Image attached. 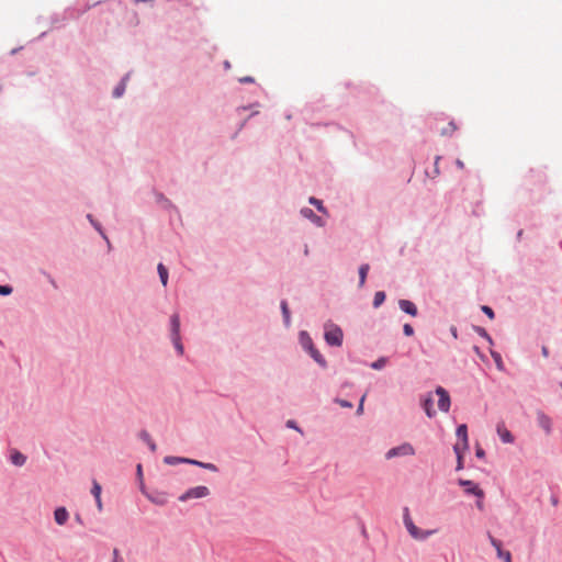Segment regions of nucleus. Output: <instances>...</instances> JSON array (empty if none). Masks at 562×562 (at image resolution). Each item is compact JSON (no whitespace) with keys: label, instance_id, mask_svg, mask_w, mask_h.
<instances>
[{"label":"nucleus","instance_id":"obj_47","mask_svg":"<svg viewBox=\"0 0 562 562\" xmlns=\"http://www.w3.org/2000/svg\"><path fill=\"white\" fill-rule=\"evenodd\" d=\"M542 355L544 357H548L549 352H548V348L546 346L542 347Z\"/></svg>","mask_w":562,"mask_h":562},{"label":"nucleus","instance_id":"obj_18","mask_svg":"<svg viewBox=\"0 0 562 562\" xmlns=\"http://www.w3.org/2000/svg\"><path fill=\"white\" fill-rule=\"evenodd\" d=\"M157 270H158V274H159V278H160V281H161L162 285L166 286L167 282H168V270H167V268L162 263H159L158 267H157Z\"/></svg>","mask_w":562,"mask_h":562},{"label":"nucleus","instance_id":"obj_45","mask_svg":"<svg viewBox=\"0 0 562 562\" xmlns=\"http://www.w3.org/2000/svg\"><path fill=\"white\" fill-rule=\"evenodd\" d=\"M456 165H457V166H458V168H460V169H463V168H464V162H463L462 160H460V159H457Z\"/></svg>","mask_w":562,"mask_h":562},{"label":"nucleus","instance_id":"obj_29","mask_svg":"<svg viewBox=\"0 0 562 562\" xmlns=\"http://www.w3.org/2000/svg\"><path fill=\"white\" fill-rule=\"evenodd\" d=\"M112 555H113L112 562H124V559L120 554L119 549H116V548L113 549Z\"/></svg>","mask_w":562,"mask_h":562},{"label":"nucleus","instance_id":"obj_12","mask_svg":"<svg viewBox=\"0 0 562 562\" xmlns=\"http://www.w3.org/2000/svg\"><path fill=\"white\" fill-rule=\"evenodd\" d=\"M308 342H310V355L311 357L317 362L319 363L321 366H325L326 364V361L325 359L323 358V356L319 353V351L313 346V342L311 339H308Z\"/></svg>","mask_w":562,"mask_h":562},{"label":"nucleus","instance_id":"obj_37","mask_svg":"<svg viewBox=\"0 0 562 562\" xmlns=\"http://www.w3.org/2000/svg\"><path fill=\"white\" fill-rule=\"evenodd\" d=\"M364 400H366V394L362 395V397L360 398V403H359V406L357 408V414L358 415H361L362 412H363V403H364Z\"/></svg>","mask_w":562,"mask_h":562},{"label":"nucleus","instance_id":"obj_27","mask_svg":"<svg viewBox=\"0 0 562 562\" xmlns=\"http://www.w3.org/2000/svg\"><path fill=\"white\" fill-rule=\"evenodd\" d=\"M497 555L499 559L504 560V562H512V554L509 551H504L502 548H498Z\"/></svg>","mask_w":562,"mask_h":562},{"label":"nucleus","instance_id":"obj_33","mask_svg":"<svg viewBox=\"0 0 562 562\" xmlns=\"http://www.w3.org/2000/svg\"><path fill=\"white\" fill-rule=\"evenodd\" d=\"M482 311L491 318H494V312L490 306L483 305Z\"/></svg>","mask_w":562,"mask_h":562},{"label":"nucleus","instance_id":"obj_39","mask_svg":"<svg viewBox=\"0 0 562 562\" xmlns=\"http://www.w3.org/2000/svg\"><path fill=\"white\" fill-rule=\"evenodd\" d=\"M88 218L92 223V225L103 235L100 225L92 220V216L88 215Z\"/></svg>","mask_w":562,"mask_h":562},{"label":"nucleus","instance_id":"obj_11","mask_svg":"<svg viewBox=\"0 0 562 562\" xmlns=\"http://www.w3.org/2000/svg\"><path fill=\"white\" fill-rule=\"evenodd\" d=\"M398 304L403 312H405L412 316L417 315V307L413 302H411L408 300H401Z\"/></svg>","mask_w":562,"mask_h":562},{"label":"nucleus","instance_id":"obj_13","mask_svg":"<svg viewBox=\"0 0 562 562\" xmlns=\"http://www.w3.org/2000/svg\"><path fill=\"white\" fill-rule=\"evenodd\" d=\"M423 407L425 409L426 415L429 418H432L436 415V411L432 408V397L431 396H427L423 401Z\"/></svg>","mask_w":562,"mask_h":562},{"label":"nucleus","instance_id":"obj_50","mask_svg":"<svg viewBox=\"0 0 562 562\" xmlns=\"http://www.w3.org/2000/svg\"><path fill=\"white\" fill-rule=\"evenodd\" d=\"M496 363H498V367H501V360H499V357L496 359Z\"/></svg>","mask_w":562,"mask_h":562},{"label":"nucleus","instance_id":"obj_20","mask_svg":"<svg viewBox=\"0 0 562 562\" xmlns=\"http://www.w3.org/2000/svg\"><path fill=\"white\" fill-rule=\"evenodd\" d=\"M139 436L148 445V447L150 448V450L153 452L156 451V449H157L156 443L153 441L151 437L149 436V434L147 431H142Z\"/></svg>","mask_w":562,"mask_h":562},{"label":"nucleus","instance_id":"obj_24","mask_svg":"<svg viewBox=\"0 0 562 562\" xmlns=\"http://www.w3.org/2000/svg\"><path fill=\"white\" fill-rule=\"evenodd\" d=\"M385 300V293L382 291H379L374 294L373 299V306L379 307Z\"/></svg>","mask_w":562,"mask_h":562},{"label":"nucleus","instance_id":"obj_10","mask_svg":"<svg viewBox=\"0 0 562 562\" xmlns=\"http://www.w3.org/2000/svg\"><path fill=\"white\" fill-rule=\"evenodd\" d=\"M54 518L57 525H65L69 518L68 510L65 507H58L54 512Z\"/></svg>","mask_w":562,"mask_h":562},{"label":"nucleus","instance_id":"obj_7","mask_svg":"<svg viewBox=\"0 0 562 562\" xmlns=\"http://www.w3.org/2000/svg\"><path fill=\"white\" fill-rule=\"evenodd\" d=\"M415 453V450L412 445L404 443L400 447L392 448L387 451L386 458L391 459L398 456H413Z\"/></svg>","mask_w":562,"mask_h":562},{"label":"nucleus","instance_id":"obj_8","mask_svg":"<svg viewBox=\"0 0 562 562\" xmlns=\"http://www.w3.org/2000/svg\"><path fill=\"white\" fill-rule=\"evenodd\" d=\"M457 437L461 440L462 450L469 449V439H468V427L465 424L459 425L457 428Z\"/></svg>","mask_w":562,"mask_h":562},{"label":"nucleus","instance_id":"obj_35","mask_svg":"<svg viewBox=\"0 0 562 562\" xmlns=\"http://www.w3.org/2000/svg\"><path fill=\"white\" fill-rule=\"evenodd\" d=\"M308 339H311L308 336L305 335V333H302V344L303 347L310 351V342Z\"/></svg>","mask_w":562,"mask_h":562},{"label":"nucleus","instance_id":"obj_9","mask_svg":"<svg viewBox=\"0 0 562 562\" xmlns=\"http://www.w3.org/2000/svg\"><path fill=\"white\" fill-rule=\"evenodd\" d=\"M497 434L503 442L505 443H512L514 442V436L512 432L505 427L504 424L497 425Z\"/></svg>","mask_w":562,"mask_h":562},{"label":"nucleus","instance_id":"obj_41","mask_svg":"<svg viewBox=\"0 0 562 562\" xmlns=\"http://www.w3.org/2000/svg\"><path fill=\"white\" fill-rule=\"evenodd\" d=\"M439 160H440V156H437L436 161H435V175L436 176L439 175V169H438Z\"/></svg>","mask_w":562,"mask_h":562},{"label":"nucleus","instance_id":"obj_44","mask_svg":"<svg viewBox=\"0 0 562 562\" xmlns=\"http://www.w3.org/2000/svg\"><path fill=\"white\" fill-rule=\"evenodd\" d=\"M240 82H252L254 79L251 77H244L239 79Z\"/></svg>","mask_w":562,"mask_h":562},{"label":"nucleus","instance_id":"obj_31","mask_svg":"<svg viewBox=\"0 0 562 562\" xmlns=\"http://www.w3.org/2000/svg\"><path fill=\"white\" fill-rule=\"evenodd\" d=\"M301 213H302V215H303V216H305V217H315V218H317V217L314 215V213H313V211H312L311 209H307V207L302 209V210H301Z\"/></svg>","mask_w":562,"mask_h":562},{"label":"nucleus","instance_id":"obj_4","mask_svg":"<svg viewBox=\"0 0 562 562\" xmlns=\"http://www.w3.org/2000/svg\"><path fill=\"white\" fill-rule=\"evenodd\" d=\"M210 494V491L206 486H195L190 490H188L186 493H183L179 501L186 502L190 498H202Z\"/></svg>","mask_w":562,"mask_h":562},{"label":"nucleus","instance_id":"obj_46","mask_svg":"<svg viewBox=\"0 0 562 562\" xmlns=\"http://www.w3.org/2000/svg\"><path fill=\"white\" fill-rule=\"evenodd\" d=\"M95 503H97V507H98L99 512H101V510H102V501H101V497H99V501H95Z\"/></svg>","mask_w":562,"mask_h":562},{"label":"nucleus","instance_id":"obj_32","mask_svg":"<svg viewBox=\"0 0 562 562\" xmlns=\"http://www.w3.org/2000/svg\"><path fill=\"white\" fill-rule=\"evenodd\" d=\"M12 292V288L8 285H0V294L9 295Z\"/></svg>","mask_w":562,"mask_h":562},{"label":"nucleus","instance_id":"obj_51","mask_svg":"<svg viewBox=\"0 0 562 562\" xmlns=\"http://www.w3.org/2000/svg\"><path fill=\"white\" fill-rule=\"evenodd\" d=\"M481 335L487 336L484 329H482Z\"/></svg>","mask_w":562,"mask_h":562},{"label":"nucleus","instance_id":"obj_42","mask_svg":"<svg viewBox=\"0 0 562 562\" xmlns=\"http://www.w3.org/2000/svg\"><path fill=\"white\" fill-rule=\"evenodd\" d=\"M475 454L477 458H483L485 456V452L482 448H477Z\"/></svg>","mask_w":562,"mask_h":562},{"label":"nucleus","instance_id":"obj_5","mask_svg":"<svg viewBox=\"0 0 562 562\" xmlns=\"http://www.w3.org/2000/svg\"><path fill=\"white\" fill-rule=\"evenodd\" d=\"M458 483L460 486H462L464 488L465 493L475 495L477 498H481V499L484 498V496H485L484 491L482 488H480L479 485L475 484L474 482H472L470 480L460 479L458 481Z\"/></svg>","mask_w":562,"mask_h":562},{"label":"nucleus","instance_id":"obj_30","mask_svg":"<svg viewBox=\"0 0 562 562\" xmlns=\"http://www.w3.org/2000/svg\"><path fill=\"white\" fill-rule=\"evenodd\" d=\"M384 364H385V359H384V358H381V359L376 360L375 362H373V363L371 364V367H372L373 369H376V370H378V369H381Z\"/></svg>","mask_w":562,"mask_h":562},{"label":"nucleus","instance_id":"obj_2","mask_svg":"<svg viewBox=\"0 0 562 562\" xmlns=\"http://www.w3.org/2000/svg\"><path fill=\"white\" fill-rule=\"evenodd\" d=\"M171 339L179 355H183V345L180 340V317L178 314L171 316Z\"/></svg>","mask_w":562,"mask_h":562},{"label":"nucleus","instance_id":"obj_17","mask_svg":"<svg viewBox=\"0 0 562 562\" xmlns=\"http://www.w3.org/2000/svg\"><path fill=\"white\" fill-rule=\"evenodd\" d=\"M369 269H370V267L368 263H363L360 266V268H359V285L360 286L364 285Z\"/></svg>","mask_w":562,"mask_h":562},{"label":"nucleus","instance_id":"obj_49","mask_svg":"<svg viewBox=\"0 0 562 562\" xmlns=\"http://www.w3.org/2000/svg\"><path fill=\"white\" fill-rule=\"evenodd\" d=\"M137 472H138V473H140V472H142V465H140V464H138V465H137Z\"/></svg>","mask_w":562,"mask_h":562},{"label":"nucleus","instance_id":"obj_15","mask_svg":"<svg viewBox=\"0 0 562 562\" xmlns=\"http://www.w3.org/2000/svg\"><path fill=\"white\" fill-rule=\"evenodd\" d=\"M165 463L169 464V465H176L178 463H191V459H188V458H179V457H171V456H168L164 459Z\"/></svg>","mask_w":562,"mask_h":562},{"label":"nucleus","instance_id":"obj_14","mask_svg":"<svg viewBox=\"0 0 562 562\" xmlns=\"http://www.w3.org/2000/svg\"><path fill=\"white\" fill-rule=\"evenodd\" d=\"M453 451L457 454V470L463 469L462 456L465 450H462V446L458 442L453 446Z\"/></svg>","mask_w":562,"mask_h":562},{"label":"nucleus","instance_id":"obj_19","mask_svg":"<svg viewBox=\"0 0 562 562\" xmlns=\"http://www.w3.org/2000/svg\"><path fill=\"white\" fill-rule=\"evenodd\" d=\"M539 425L546 430L547 434L551 432V420L544 415L539 416Z\"/></svg>","mask_w":562,"mask_h":562},{"label":"nucleus","instance_id":"obj_23","mask_svg":"<svg viewBox=\"0 0 562 562\" xmlns=\"http://www.w3.org/2000/svg\"><path fill=\"white\" fill-rule=\"evenodd\" d=\"M457 128H458V127H457V125L454 124V122H453V121H451V122H449V123H448V126H447V127H445V128H442V130H441V132H440V133H441V135H442V136H448V135H451L452 133H454V132L457 131Z\"/></svg>","mask_w":562,"mask_h":562},{"label":"nucleus","instance_id":"obj_21","mask_svg":"<svg viewBox=\"0 0 562 562\" xmlns=\"http://www.w3.org/2000/svg\"><path fill=\"white\" fill-rule=\"evenodd\" d=\"M190 464H194V465L201 467V468L210 470L212 472H216L217 471L216 465L213 464V463H204V462L191 459V463Z\"/></svg>","mask_w":562,"mask_h":562},{"label":"nucleus","instance_id":"obj_38","mask_svg":"<svg viewBox=\"0 0 562 562\" xmlns=\"http://www.w3.org/2000/svg\"><path fill=\"white\" fill-rule=\"evenodd\" d=\"M490 540L492 546L496 549V551H498V548H502V543L492 536H490Z\"/></svg>","mask_w":562,"mask_h":562},{"label":"nucleus","instance_id":"obj_36","mask_svg":"<svg viewBox=\"0 0 562 562\" xmlns=\"http://www.w3.org/2000/svg\"><path fill=\"white\" fill-rule=\"evenodd\" d=\"M336 402L341 406L346 408H351L352 404L346 400H336Z\"/></svg>","mask_w":562,"mask_h":562},{"label":"nucleus","instance_id":"obj_3","mask_svg":"<svg viewBox=\"0 0 562 562\" xmlns=\"http://www.w3.org/2000/svg\"><path fill=\"white\" fill-rule=\"evenodd\" d=\"M325 339L331 346H340L342 344V330L336 325L326 326Z\"/></svg>","mask_w":562,"mask_h":562},{"label":"nucleus","instance_id":"obj_40","mask_svg":"<svg viewBox=\"0 0 562 562\" xmlns=\"http://www.w3.org/2000/svg\"><path fill=\"white\" fill-rule=\"evenodd\" d=\"M286 426L290 428H294L297 431H301V429L295 425V422H293V420H288Z\"/></svg>","mask_w":562,"mask_h":562},{"label":"nucleus","instance_id":"obj_22","mask_svg":"<svg viewBox=\"0 0 562 562\" xmlns=\"http://www.w3.org/2000/svg\"><path fill=\"white\" fill-rule=\"evenodd\" d=\"M125 87H126V78H124L120 85L113 90V95L115 98H120L124 91H125Z\"/></svg>","mask_w":562,"mask_h":562},{"label":"nucleus","instance_id":"obj_34","mask_svg":"<svg viewBox=\"0 0 562 562\" xmlns=\"http://www.w3.org/2000/svg\"><path fill=\"white\" fill-rule=\"evenodd\" d=\"M403 331L406 336H412L414 334V328L409 324H405L403 326Z\"/></svg>","mask_w":562,"mask_h":562},{"label":"nucleus","instance_id":"obj_16","mask_svg":"<svg viewBox=\"0 0 562 562\" xmlns=\"http://www.w3.org/2000/svg\"><path fill=\"white\" fill-rule=\"evenodd\" d=\"M26 461V457L19 451L11 454V462L16 467H22Z\"/></svg>","mask_w":562,"mask_h":562},{"label":"nucleus","instance_id":"obj_43","mask_svg":"<svg viewBox=\"0 0 562 562\" xmlns=\"http://www.w3.org/2000/svg\"><path fill=\"white\" fill-rule=\"evenodd\" d=\"M476 507L482 510L484 508V503H483V499L479 498V501L476 502Z\"/></svg>","mask_w":562,"mask_h":562},{"label":"nucleus","instance_id":"obj_1","mask_svg":"<svg viewBox=\"0 0 562 562\" xmlns=\"http://www.w3.org/2000/svg\"><path fill=\"white\" fill-rule=\"evenodd\" d=\"M404 525L408 531V533L416 540H425L432 533H435L434 530H422L419 529L412 520L408 509L405 508L404 513Z\"/></svg>","mask_w":562,"mask_h":562},{"label":"nucleus","instance_id":"obj_26","mask_svg":"<svg viewBox=\"0 0 562 562\" xmlns=\"http://www.w3.org/2000/svg\"><path fill=\"white\" fill-rule=\"evenodd\" d=\"M281 310L284 317V322L288 325L290 323V311L285 301L281 302Z\"/></svg>","mask_w":562,"mask_h":562},{"label":"nucleus","instance_id":"obj_6","mask_svg":"<svg viewBox=\"0 0 562 562\" xmlns=\"http://www.w3.org/2000/svg\"><path fill=\"white\" fill-rule=\"evenodd\" d=\"M435 393L438 396V408L441 412L447 413L449 411L450 404H451L450 396H449L448 392L442 386H438L436 389Z\"/></svg>","mask_w":562,"mask_h":562},{"label":"nucleus","instance_id":"obj_28","mask_svg":"<svg viewBox=\"0 0 562 562\" xmlns=\"http://www.w3.org/2000/svg\"><path fill=\"white\" fill-rule=\"evenodd\" d=\"M310 203H311V204H313V205H315V206L318 209V211H321V212H323V213H325V212H326V211H325V209L323 207L322 202H321L319 200H317V199H315V198H311V199H310Z\"/></svg>","mask_w":562,"mask_h":562},{"label":"nucleus","instance_id":"obj_48","mask_svg":"<svg viewBox=\"0 0 562 562\" xmlns=\"http://www.w3.org/2000/svg\"><path fill=\"white\" fill-rule=\"evenodd\" d=\"M451 333H452V336H453L454 338H457V328L452 327V328H451Z\"/></svg>","mask_w":562,"mask_h":562},{"label":"nucleus","instance_id":"obj_25","mask_svg":"<svg viewBox=\"0 0 562 562\" xmlns=\"http://www.w3.org/2000/svg\"><path fill=\"white\" fill-rule=\"evenodd\" d=\"M101 485L97 481H93L91 493L94 496L95 501H99V497H101Z\"/></svg>","mask_w":562,"mask_h":562}]
</instances>
